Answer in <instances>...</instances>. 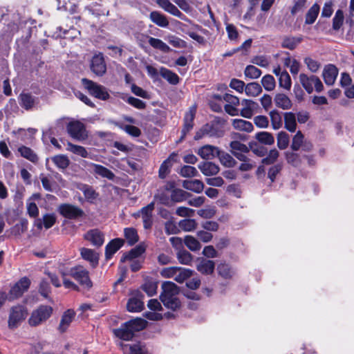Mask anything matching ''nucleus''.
<instances>
[{
    "mask_svg": "<svg viewBox=\"0 0 354 354\" xmlns=\"http://www.w3.org/2000/svg\"><path fill=\"white\" fill-rule=\"evenodd\" d=\"M67 131L74 139L82 141L87 138L88 135L84 124L79 121H73L68 124Z\"/></svg>",
    "mask_w": 354,
    "mask_h": 354,
    "instance_id": "8",
    "label": "nucleus"
},
{
    "mask_svg": "<svg viewBox=\"0 0 354 354\" xmlns=\"http://www.w3.org/2000/svg\"><path fill=\"white\" fill-rule=\"evenodd\" d=\"M343 21L344 13L342 10H338L333 19V28L335 30H338L343 24Z\"/></svg>",
    "mask_w": 354,
    "mask_h": 354,
    "instance_id": "63",
    "label": "nucleus"
},
{
    "mask_svg": "<svg viewBox=\"0 0 354 354\" xmlns=\"http://www.w3.org/2000/svg\"><path fill=\"white\" fill-rule=\"evenodd\" d=\"M197 169L192 166L185 165L180 169V174L183 177L190 178L198 175Z\"/></svg>",
    "mask_w": 354,
    "mask_h": 354,
    "instance_id": "59",
    "label": "nucleus"
},
{
    "mask_svg": "<svg viewBox=\"0 0 354 354\" xmlns=\"http://www.w3.org/2000/svg\"><path fill=\"white\" fill-rule=\"evenodd\" d=\"M58 211L62 216L68 219H77L84 214L80 207L68 203L60 205Z\"/></svg>",
    "mask_w": 354,
    "mask_h": 354,
    "instance_id": "10",
    "label": "nucleus"
},
{
    "mask_svg": "<svg viewBox=\"0 0 354 354\" xmlns=\"http://www.w3.org/2000/svg\"><path fill=\"white\" fill-rule=\"evenodd\" d=\"M75 315V313L73 310H67L62 315L59 325L58 326V330L60 333H64L71 322H73Z\"/></svg>",
    "mask_w": 354,
    "mask_h": 354,
    "instance_id": "23",
    "label": "nucleus"
},
{
    "mask_svg": "<svg viewBox=\"0 0 354 354\" xmlns=\"http://www.w3.org/2000/svg\"><path fill=\"white\" fill-rule=\"evenodd\" d=\"M53 308L48 306H40L38 308L33 310L28 323L31 326H37L44 322L46 321L51 315Z\"/></svg>",
    "mask_w": 354,
    "mask_h": 354,
    "instance_id": "5",
    "label": "nucleus"
},
{
    "mask_svg": "<svg viewBox=\"0 0 354 354\" xmlns=\"http://www.w3.org/2000/svg\"><path fill=\"white\" fill-rule=\"evenodd\" d=\"M159 74L171 84L175 85L179 82L178 75L166 68L161 67L159 71Z\"/></svg>",
    "mask_w": 354,
    "mask_h": 354,
    "instance_id": "32",
    "label": "nucleus"
},
{
    "mask_svg": "<svg viewBox=\"0 0 354 354\" xmlns=\"http://www.w3.org/2000/svg\"><path fill=\"white\" fill-rule=\"evenodd\" d=\"M255 138L259 142L264 145H271L274 142V138L272 134L267 131L257 133Z\"/></svg>",
    "mask_w": 354,
    "mask_h": 354,
    "instance_id": "47",
    "label": "nucleus"
},
{
    "mask_svg": "<svg viewBox=\"0 0 354 354\" xmlns=\"http://www.w3.org/2000/svg\"><path fill=\"white\" fill-rule=\"evenodd\" d=\"M177 258L178 261L184 265H189L192 261V254L186 250L179 251L177 254Z\"/></svg>",
    "mask_w": 354,
    "mask_h": 354,
    "instance_id": "61",
    "label": "nucleus"
},
{
    "mask_svg": "<svg viewBox=\"0 0 354 354\" xmlns=\"http://www.w3.org/2000/svg\"><path fill=\"white\" fill-rule=\"evenodd\" d=\"M91 70L97 76H102L106 71V66L102 53L95 54L91 62Z\"/></svg>",
    "mask_w": 354,
    "mask_h": 354,
    "instance_id": "11",
    "label": "nucleus"
},
{
    "mask_svg": "<svg viewBox=\"0 0 354 354\" xmlns=\"http://www.w3.org/2000/svg\"><path fill=\"white\" fill-rule=\"evenodd\" d=\"M304 62L307 66L308 70L310 71L312 73H317L321 67V64L319 62L309 57H306Z\"/></svg>",
    "mask_w": 354,
    "mask_h": 354,
    "instance_id": "62",
    "label": "nucleus"
},
{
    "mask_svg": "<svg viewBox=\"0 0 354 354\" xmlns=\"http://www.w3.org/2000/svg\"><path fill=\"white\" fill-rule=\"evenodd\" d=\"M277 141L279 149H286L290 143V136L286 131H281L277 134Z\"/></svg>",
    "mask_w": 354,
    "mask_h": 354,
    "instance_id": "44",
    "label": "nucleus"
},
{
    "mask_svg": "<svg viewBox=\"0 0 354 354\" xmlns=\"http://www.w3.org/2000/svg\"><path fill=\"white\" fill-rule=\"evenodd\" d=\"M337 75L338 70L337 67L333 64L326 65L322 73L324 82L328 86H331L335 83Z\"/></svg>",
    "mask_w": 354,
    "mask_h": 354,
    "instance_id": "17",
    "label": "nucleus"
},
{
    "mask_svg": "<svg viewBox=\"0 0 354 354\" xmlns=\"http://www.w3.org/2000/svg\"><path fill=\"white\" fill-rule=\"evenodd\" d=\"M143 297L144 296L140 292H135L127 304V310L133 313L141 311L144 308Z\"/></svg>",
    "mask_w": 354,
    "mask_h": 354,
    "instance_id": "12",
    "label": "nucleus"
},
{
    "mask_svg": "<svg viewBox=\"0 0 354 354\" xmlns=\"http://www.w3.org/2000/svg\"><path fill=\"white\" fill-rule=\"evenodd\" d=\"M124 241L121 239H115L111 241L105 247V257L110 259L113 255L123 245Z\"/></svg>",
    "mask_w": 354,
    "mask_h": 354,
    "instance_id": "21",
    "label": "nucleus"
},
{
    "mask_svg": "<svg viewBox=\"0 0 354 354\" xmlns=\"http://www.w3.org/2000/svg\"><path fill=\"white\" fill-rule=\"evenodd\" d=\"M215 263L212 260L205 259H201L196 265V269L203 274H211L214 272Z\"/></svg>",
    "mask_w": 354,
    "mask_h": 354,
    "instance_id": "24",
    "label": "nucleus"
},
{
    "mask_svg": "<svg viewBox=\"0 0 354 354\" xmlns=\"http://www.w3.org/2000/svg\"><path fill=\"white\" fill-rule=\"evenodd\" d=\"M231 151L232 154L236 153V152H249V148L244 144L240 142L239 141H232L230 142Z\"/></svg>",
    "mask_w": 354,
    "mask_h": 354,
    "instance_id": "60",
    "label": "nucleus"
},
{
    "mask_svg": "<svg viewBox=\"0 0 354 354\" xmlns=\"http://www.w3.org/2000/svg\"><path fill=\"white\" fill-rule=\"evenodd\" d=\"M192 273L193 271L190 269L178 267V271H176L174 280L178 283H182L190 277L192 275Z\"/></svg>",
    "mask_w": 354,
    "mask_h": 354,
    "instance_id": "40",
    "label": "nucleus"
},
{
    "mask_svg": "<svg viewBox=\"0 0 354 354\" xmlns=\"http://www.w3.org/2000/svg\"><path fill=\"white\" fill-rule=\"evenodd\" d=\"M244 74L250 79H257L261 76V71L253 65H249L245 68Z\"/></svg>",
    "mask_w": 354,
    "mask_h": 354,
    "instance_id": "56",
    "label": "nucleus"
},
{
    "mask_svg": "<svg viewBox=\"0 0 354 354\" xmlns=\"http://www.w3.org/2000/svg\"><path fill=\"white\" fill-rule=\"evenodd\" d=\"M279 86L285 88L286 90H290L291 88V78L286 71H283V73L279 77Z\"/></svg>",
    "mask_w": 354,
    "mask_h": 354,
    "instance_id": "54",
    "label": "nucleus"
},
{
    "mask_svg": "<svg viewBox=\"0 0 354 354\" xmlns=\"http://www.w3.org/2000/svg\"><path fill=\"white\" fill-rule=\"evenodd\" d=\"M148 41L153 48L160 50L165 53H169L171 50L170 47L160 39L149 37Z\"/></svg>",
    "mask_w": 354,
    "mask_h": 354,
    "instance_id": "34",
    "label": "nucleus"
},
{
    "mask_svg": "<svg viewBox=\"0 0 354 354\" xmlns=\"http://www.w3.org/2000/svg\"><path fill=\"white\" fill-rule=\"evenodd\" d=\"M189 196V193L181 189H175L171 194V200L175 203H180L187 200Z\"/></svg>",
    "mask_w": 354,
    "mask_h": 354,
    "instance_id": "45",
    "label": "nucleus"
},
{
    "mask_svg": "<svg viewBox=\"0 0 354 354\" xmlns=\"http://www.w3.org/2000/svg\"><path fill=\"white\" fill-rule=\"evenodd\" d=\"M243 108L241 110V115L245 118H251L254 113L259 109V104L251 100H243L241 101Z\"/></svg>",
    "mask_w": 354,
    "mask_h": 354,
    "instance_id": "14",
    "label": "nucleus"
},
{
    "mask_svg": "<svg viewBox=\"0 0 354 354\" xmlns=\"http://www.w3.org/2000/svg\"><path fill=\"white\" fill-rule=\"evenodd\" d=\"M269 115L272 128L275 130L279 129L283 124L281 113L277 110H272L269 113Z\"/></svg>",
    "mask_w": 354,
    "mask_h": 354,
    "instance_id": "38",
    "label": "nucleus"
},
{
    "mask_svg": "<svg viewBox=\"0 0 354 354\" xmlns=\"http://www.w3.org/2000/svg\"><path fill=\"white\" fill-rule=\"evenodd\" d=\"M245 92L248 96L256 97L262 92V88L257 82H250L245 86Z\"/></svg>",
    "mask_w": 354,
    "mask_h": 354,
    "instance_id": "42",
    "label": "nucleus"
},
{
    "mask_svg": "<svg viewBox=\"0 0 354 354\" xmlns=\"http://www.w3.org/2000/svg\"><path fill=\"white\" fill-rule=\"evenodd\" d=\"M284 127L290 132H295L297 129L296 115L292 112L284 113Z\"/></svg>",
    "mask_w": 354,
    "mask_h": 354,
    "instance_id": "29",
    "label": "nucleus"
},
{
    "mask_svg": "<svg viewBox=\"0 0 354 354\" xmlns=\"http://www.w3.org/2000/svg\"><path fill=\"white\" fill-rule=\"evenodd\" d=\"M28 315L25 307L16 306L10 309L8 319V327L10 329L17 328L19 324L26 319Z\"/></svg>",
    "mask_w": 354,
    "mask_h": 354,
    "instance_id": "7",
    "label": "nucleus"
},
{
    "mask_svg": "<svg viewBox=\"0 0 354 354\" xmlns=\"http://www.w3.org/2000/svg\"><path fill=\"white\" fill-rule=\"evenodd\" d=\"M173 154H171L167 160H165L160 165L159 169V177L162 179L165 178L170 172V169L172 166L171 159Z\"/></svg>",
    "mask_w": 354,
    "mask_h": 354,
    "instance_id": "51",
    "label": "nucleus"
},
{
    "mask_svg": "<svg viewBox=\"0 0 354 354\" xmlns=\"http://www.w3.org/2000/svg\"><path fill=\"white\" fill-rule=\"evenodd\" d=\"M301 40L302 39L300 37H285L281 43V46L290 50H293L301 41Z\"/></svg>",
    "mask_w": 354,
    "mask_h": 354,
    "instance_id": "50",
    "label": "nucleus"
},
{
    "mask_svg": "<svg viewBox=\"0 0 354 354\" xmlns=\"http://www.w3.org/2000/svg\"><path fill=\"white\" fill-rule=\"evenodd\" d=\"M290 148L294 151L301 149L304 151H310L313 149L312 143L306 140L304 135L301 131H298L292 138Z\"/></svg>",
    "mask_w": 354,
    "mask_h": 354,
    "instance_id": "9",
    "label": "nucleus"
},
{
    "mask_svg": "<svg viewBox=\"0 0 354 354\" xmlns=\"http://www.w3.org/2000/svg\"><path fill=\"white\" fill-rule=\"evenodd\" d=\"M19 104L21 107L29 110L36 104V98L29 93H21L19 95Z\"/></svg>",
    "mask_w": 354,
    "mask_h": 354,
    "instance_id": "30",
    "label": "nucleus"
},
{
    "mask_svg": "<svg viewBox=\"0 0 354 354\" xmlns=\"http://www.w3.org/2000/svg\"><path fill=\"white\" fill-rule=\"evenodd\" d=\"M218 274L223 279H231L234 274V270L226 263H221L217 266Z\"/></svg>",
    "mask_w": 354,
    "mask_h": 354,
    "instance_id": "41",
    "label": "nucleus"
},
{
    "mask_svg": "<svg viewBox=\"0 0 354 354\" xmlns=\"http://www.w3.org/2000/svg\"><path fill=\"white\" fill-rule=\"evenodd\" d=\"M162 289L160 298L164 306L172 310H177L180 306V302L176 297L179 292L178 286L171 281H165L162 284Z\"/></svg>",
    "mask_w": 354,
    "mask_h": 354,
    "instance_id": "1",
    "label": "nucleus"
},
{
    "mask_svg": "<svg viewBox=\"0 0 354 354\" xmlns=\"http://www.w3.org/2000/svg\"><path fill=\"white\" fill-rule=\"evenodd\" d=\"M198 169L205 176H214L218 173L219 167L212 162H203L198 165Z\"/></svg>",
    "mask_w": 354,
    "mask_h": 354,
    "instance_id": "26",
    "label": "nucleus"
},
{
    "mask_svg": "<svg viewBox=\"0 0 354 354\" xmlns=\"http://www.w3.org/2000/svg\"><path fill=\"white\" fill-rule=\"evenodd\" d=\"M184 243L185 245L192 251H198L201 248L200 242L194 236L187 235L185 236Z\"/></svg>",
    "mask_w": 354,
    "mask_h": 354,
    "instance_id": "49",
    "label": "nucleus"
},
{
    "mask_svg": "<svg viewBox=\"0 0 354 354\" xmlns=\"http://www.w3.org/2000/svg\"><path fill=\"white\" fill-rule=\"evenodd\" d=\"M285 156L287 162L294 167H298L301 163L300 156L293 151H286Z\"/></svg>",
    "mask_w": 354,
    "mask_h": 354,
    "instance_id": "57",
    "label": "nucleus"
},
{
    "mask_svg": "<svg viewBox=\"0 0 354 354\" xmlns=\"http://www.w3.org/2000/svg\"><path fill=\"white\" fill-rule=\"evenodd\" d=\"M30 284V281L27 277L21 278L17 283L15 284L10 289V294L12 297L17 298L21 297L26 291L28 290Z\"/></svg>",
    "mask_w": 354,
    "mask_h": 354,
    "instance_id": "15",
    "label": "nucleus"
},
{
    "mask_svg": "<svg viewBox=\"0 0 354 354\" xmlns=\"http://www.w3.org/2000/svg\"><path fill=\"white\" fill-rule=\"evenodd\" d=\"M261 84L263 88L268 91H273L276 85L274 78L271 75L263 76L261 79Z\"/></svg>",
    "mask_w": 354,
    "mask_h": 354,
    "instance_id": "53",
    "label": "nucleus"
},
{
    "mask_svg": "<svg viewBox=\"0 0 354 354\" xmlns=\"http://www.w3.org/2000/svg\"><path fill=\"white\" fill-rule=\"evenodd\" d=\"M141 288L149 297H151L156 294L158 283L153 280H146Z\"/></svg>",
    "mask_w": 354,
    "mask_h": 354,
    "instance_id": "43",
    "label": "nucleus"
},
{
    "mask_svg": "<svg viewBox=\"0 0 354 354\" xmlns=\"http://www.w3.org/2000/svg\"><path fill=\"white\" fill-rule=\"evenodd\" d=\"M154 199L158 201L160 203L165 205H169L170 203L171 196H169L162 189H159L157 191V193L154 196Z\"/></svg>",
    "mask_w": 354,
    "mask_h": 354,
    "instance_id": "58",
    "label": "nucleus"
},
{
    "mask_svg": "<svg viewBox=\"0 0 354 354\" xmlns=\"http://www.w3.org/2000/svg\"><path fill=\"white\" fill-rule=\"evenodd\" d=\"M196 111V107L193 106L189 108V111L186 112L185 115L184 125L182 130L184 136L193 128V121L195 117Z\"/></svg>",
    "mask_w": 354,
    "mask_h": 354,
    "instance_id": "22",
    "label": "nucleus"
},
{
    "mask_svg": "<svg viewBox=\"0 0 354 354\" xmlns=\"http://www.w3.org/2000/svg\"><path fill=\"white\" fill-rule=\"evenodd\" d=\"M178 225L183 230L190 232L196 228L197 223L194 219L186 218L180 221Z\"/></svg>",
    "mask_w": 354,
    "mask_h": 354,
    "instance_id": "52",
    "label": "nucleus"
},
{
    "mask_svg": "<svg viewBox=\"0 0 354 354\" xmlns=\"http://www.w3.org/2000/svg\"><path fill=\"white\" fill-rule=\"evenodd\" d=\"M275 105L283 109L288 110L292 108V103L288 95L283 93H277L274 98Z\"/></svg>",
    "mask_w": 354,
    "mask_h": 354,
    "instance_id": "25",
    "label": "nucleus"
},
{
    "mask_svg": "<svg viewBox=\"0 0 354 354\" xmlns=\"http://www.w3.org/2000/svg\"><path fill=\"white\" fill-rule=\"evenodd\" d=\"M82 258L88 261L93 268L96 267L99 261V255L93 250L86 248L80 249Z\"/></svg>",
    "mask_w": 354,
    "mask_h": 354,
    "instance_id": "18",
    "label": "nucleus"
},
{
    "mask_svg": "<svg viewBox=\"0 0 354 354\" xmlns=\"http://www.w3.org/2000/svg\"><path fill=\"white\" fill-rule=\"evenodd\" d=\"M51 160L59 169H65L70 165V160L66 155L63 154L56 155L52 157Z\"/></svg>",
    "mask_w": 354,
    "mask_h": 354,
    "instance_id": "37",
    "label": "nucleus"
},
{
    "mask_svg": "<svg viewBox=\"0 0 354 354\" xmlns=\"http://www.w3.org/2000/svg\"><path fill=\"white\" fill-rule=\"evenodd\" d=\"M149 18L152 22L160 27H167L169 21L166 17L158 11H153L149 15Z\"/></svg>",
    "mask_w": 354,
    "mask_h": 354,
    "instance_id": "31",
    "label": "nucleus"
},
{
    "mask_svg": "<svg viewBox=\"0 0 354 354\" xmlns=\"http://www.w3.org/2000/svg\"><path fill=\"white\" fill-rule=\"evenodd\" d=\"M156 3L171 15L182 19L183 14L169 0H156Z\"/></svg>",
    "mask_w": 354,
    "mask_h": 354,
    "instance_id": "20",
    "label": "nucleus"
},
{
    "mask_svg": "<svg viewBox=\"0 0 354 354\" xmlns=\"http://www.w3.org/2000/svg\"><path fill=\"white\" fill-rule=\"evenodd\" d=\"M232 125L234 129L246 132H251L253 130L252 124L242 119H234L232 122Z\"/></svg>",
    "mask_w": 354,
    "mask_h": 354,
    "instance_id": "35",
    "label": "nucleus"
},
{
    "mask_svg": "<svg viewBox=\"0 0 354 354\" xmlns=\"http://www.w3.org/2000/svg\"><path fill=\"white\" fill-rule=\"evenodd\" d=\"M219 149L218 147L209 145L203 146L198 151V154L203 159L205 160H211L217 157Z\"/></svg>",
    "mask_w": 354,
    "mask_h": 354,
    "instance_id": "19",
    "label": "nucleus"
},
{
    "mask_svg": "<svg viewBox=\"0 0 354 354\" xmlns=\"http://www.w3.org/2000/svg\"><path fill=\"white\" fill-rule=\"evenodd\" d=\"M145 250V249L143 246L138 245L131 249L128 253L124 254L121 259V261H125L127 259L131 260L136 259L144 253Z\"/></svg>",
    "mask_w": 354,
    "mask_h": 354,
    "instance_id": "46",
    "label": "nucleus"
},
{
    "mask_svg": "<svg viewBox=\"0 0 354 354\" xmlns=\"http://www.w3.org/2000/svg\"><path fill=\"white\" fill-rule=\"evenodd\" d=\"M69 275L77 281L80 285L86 288H90L93 286L92 281L89 277L88 271L82 266H77L71 268Z\"/></svg>",
    "mask_w": 354,
    "mask_h": 354,
    "instance_id": "6",
    "label": "nucleus"
},
{
    "mask_svg": "<svg viewBox=\"0 0 354 354\" xmlns=\"http://www.w3.org/2000/svg\"><path fill=\"white\" fill-rule=\"evenodd\" d=\"M91 165L93 167V172L95 174L99 175L102 178H106L109 180H112L114 179L115 174L106 167L95 163H91Z\"/></svg>",
    "mask_w": 354,
    "mask_h": 354,
    "instance_id": "28",
    "label": "nucleus"
},
{
    "mask_svg": "<svg viewBox=\"0 0 354 354\" xmlns=\"http://www.w3.org/2000/svg\"><path fill=\"white\" fill-rule=\"evenodd\" d=\"M154 201L142 207L140 212L143 225L145 229L151 228L153 223L152 212L154 209Z\"/></svg>",
    "mask_w": 354,
    "mask_h": 354,
    "instance_id": "16",
    "label": "nucleus"
},
{
    "mask_svg": "<svg viewBox=\"0 0 354 354\" xmlns=\"http://www.w3.org/2000/svg\"><path fill=\"white\" fill-rule=\"evenodd\" d=\"M66 150L82 158H89L90 156L89 153L84 147L71 142L67 143Z\"/></svg>",
    "mask_w": 354,
    "mask_h": 354,
    "instance_id": "33",
    "label": "nucleus"
},
{
    "mask_svg": "<svg viewBox=\"0 0 354 354\" xmlns=\"http://www.w3.org/2000/svg\"><path fill=\"white\" fill-rule=\"evenodd\" d=\"M124 236L131 245L135 244L138 241V235L137 232L133 228H125Z\"/></svg>",
    "mask_w": 354,
    "mask_h": 354,
    "instance_id": "55",
    "label": "nucleus"
},
{
    "mask_svg": "<svg viewBox=\"0 0 354 354\" xmlns=\"http://www.w3.org/2000/svg\"><path fill=\"white\" fill-rule=\"evenodd\" d=\"M299 82L306 91L310 94L315 90L320 93L324 90V85L320 79L315 75H308L305 73H301L299 76Z\"/></svg>",
    "mask_w": 354,
    "mask_h": 354,
    "instance_id": "3",
    "label": "nucleus"
},
{
    "mask_svg": "<svg viewBox=\"0 0 354 354\" xmlns=\"http://www.w3.org/2000/svg\"><path fill=\"white\" fill-rule=\"evenodd\" d=\"M146 326L145 320L137 318L125 322L120 328L114 330V333L120 339L129 341L133 338L135 332L142 330Z\"/></svg>",
    "mask_w": 354,
    "mask_h": 354,
    "instance_id": "2",
    "label": "nucleus"
},
{
    "mask_svg": "<svg viewBox=\"0 0 354 354\" xmlns=\"http://www.w3.org/2000/svg\"><path fill=\"white\" fill-rule=\"evenodd\" d=\"M82 83L89 93L101 100H106L110 97L107 89L102 85L98 84L90 80L83 78Z\"/></svg>",
    "mask_w": 354,
    "mask_h": 354,
    "instance_id": "4",
    "label": "nucleus"
},
{
    "mask_svg": "<svg viewBox=\"0 0 354 354\" xmlns=\"http://www.w3.org/2000/svg\"><path fill=\"white\" fill-rule=\"evenodd\" d=\"M183 187L186 189L199 194L203 190L204 184L200 180H187L183 181Z\"/></svg>",
    "mask_w": 354,
    "mask_h": 354,
    "instance_id": "27",
    "label": "nucleus"
},
{
    "mask_svg": "<svg viewBox=\"0 0 354 354\" xmlns=\"http://www.w3.org/2000/svg\"><path fill=\"white\" fill-rule=\"evenodd\" d=\"M221 163L227 167H233L236 165V161L227 153L221 151L217 155Z\"/></svg>",
    "mask_w": 354,
    "mask_h": 354,
    "instance_id": "39",
    "label": "nucleus"
},
{
    "mask_svg": "<svg viewBox=\"0 0 354 354\" xmlns=\"http://www.w3.org/2000/svg\"><path fill=\"white\" fill-rule=\"evenodd\" d=\"M18 151L22 157L28 159L32 162H37L38 157L30 148L26 146H21L19 148Z\"/></svg>",
    "mask_w": 354,
    "mask_h": 354,
    "instance_id": "48",
    "label": "nucleus"
},
{
    "mask_svg": "<svg viewBox=\"0 0 354 354\" xmlns=\"http://www.w3.org/2000/svg\"><path fill=\"white\" fill-rule=\"evenodd\" d=\"M319 6L317 3H314L306 13L305 23L306 24H313L319 15Z\"/></svg>",
    "mask_w": 354,
    "mask_h": 354,
    "instance_id": "36",
    "label": "nucleus"
},
{
    "mask_svg": "<svg viewBox=\"0 0 354 354\" xmlns=\"http://www.w3.org/2000/svg\"><path fill=\"white\" fill-rule=\"evenodd\" d=\"M121 347L124 351H126L127 348H129L131 354H145L141 346L138 344L133 345L124 344L122 343L120 344Z\"/></svg>",
    "mask_w": 354,
    "mask_h": 354,
    "instance_id": "64",
    "label": "nucleus"
},
{
    "mask_svg": "<svg viewBox=\"0 0 354 354\" xmlns=\"http://www.w3.org/2000/svg\"><path fill=\"white\" fill-rule=\"evenodd\" d=\"M84 239L95 247H101L104 242V235L98 229H92L84 234Z\"/></svg>",
    "mask_w": 354,
    "mask_h": 354,
    "instance_id": "13",
    "label": "nucleus"
}]
</instances>
